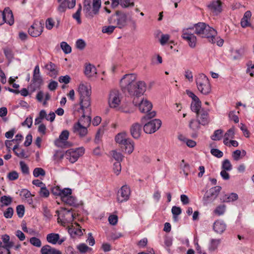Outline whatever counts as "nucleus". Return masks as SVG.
Listing matches in <instances>:
<instances>
[{"mask_svg": "<svg viewBox=\"0 0 254 254\" xmlns=\"http://www.w3.org/2000/svg\"><path fill=\"white\" fill-rule=\"evenodd\" d=\"M135 74L125 75L121 79L120 85L122 91L136 99L142 95L146 90V85L144 81H136Z\"/></svg>", "mask_w": 254, "mask_h": 254, "instance_id": "1", "label": "nucleus"}, {"mask_svg": "<svg viewBox=\"0 0 254 254\" xmlns=\"http://www.w3.org/2000/svg\"><path fill=\"white\" fill-rule=\"evenodd\" d=\"M193 30L197 35L208 39L209 42L213 44L215 42L216 31L204 22H198L194 25Z\"/></svg>", "mask_w": 254, "mask_h": 254, "instance_id": "2", "label": "nucleus"}, {"mask_svg": "<svg viewBox=\"0 0 254 254\" xmlns=\"http://www.w3.org/2000/svg\"><path fill=\"white\" fill-rule=\"evenodd\" d=\"M78 93L80 96V108L82 111L91 110L90 96L91 87L87 84L81 83L78 88Z\"/></svg>", "mask_w": 254, "mask_h": 254, "instance_id": "3", "label": "nucleus"}, {"mask_svg": "<svg viewBox=\"0 0 254 254\" xmlns=\"http://www.w3.org/2000/svg\"><path fill=\"white\" fill-rule=\"evenodd\" d=\"M116 142L119 144L120 147L123 151L131 153L134 150V142L128 137L127 134L125 132L118 133L115 138Z\"/></svg>", "mask_w": 254, "mask_h": 254, "instance_id": "4", "label": "nucleus"}, {"mask_svg": "<svg viewBox=\"0 0 254 254\" xmlns=\"http://www.w3.org/2000/svg\"><path fill=\"white\" fill-rule=\"evenodd\" d=\"M195 82L198 90L203 94L207 95L211 92L209 79L205 74H199L196 77Z\"/></svg>", "mask_w": 254, "mask_h": 254, "instance_id": "5", "label": "nucleus"}, {"mask_svg": "<svg viewBox=\"0 0 254 254\" xmlns=\"http://www.w3.org/2000/svg\"><path fill=\"white\" fill-rule=\"evenodd\" d=\"M101 6V0H93L92 6L89 3L84 6L83 11L87 18H91L99 13Z\"/></svg>", "mask_w": 254, "mask_h": 254, "instance_id": "6", "label": "nucleus"}, {"mask_svg": "<svg viewBox=\"0 0 254 254\" xmlns=\"http://www.w3.org/2000/svg\"><path fill=\"white\" fill-rule=\"evenodd\" d=\"M193 27L184 28L182 31V37L186 41L189 46L191 48H194L196 46V37L192 33Z\"/></svg>", "mask_w": 254, "mask_h": 254, "instance_id": "7", "label": "nucleus"}, {"mask_svg": "<svg viewBox=\"0 0 254 254\" xmlns=\"http://www.w3.org/2000/svg\"><path fill=\"white\" fill-rule=\"evenodd\" d=\"M85 152L84 147H80L76 149H70L66 151L64 156L71 163H75L80 156L83 155Z\"/></svg>", "mask_w": 254, "mask_h": 254, "instance_id": "8", "label": "nucleus"}, {"mask_svg": "<svg viewBox=\"0 0 254 254\" xmlns=\"http://www.w3.org/2000/svg\"><path fill=\"white\" fill-rule=\"evenodd\" d=\"M221 189V187L216 186L206 191L203 197V204L207 205L213 202L218 196Z\"/></svg>", "mask_w": 254, "mask_h": 254, "instance_id": "9", "label": "nucleus"}, {"mask_svg": "<svg viewBox=\"0 0 254 254\" xmlns=\"http://www.w3.org/2000/svg\"><path fill=\"white\" fill-rule=\"evenodd\" d=\"M162 125L159 119L151 120L143 126V130L146 133L152 134L158 130Z\"/></svg>", "mask_w": 254, "mask_h": 254, "instance_id": "10", "label": "nucleus"}, {"mask_svg": "<svg viewBox=\"0 0 254 254\" xmlns=\"http://www.w3.org/2000/svg\"><path fill=\"white\" fill-rule=\"evenodd\" d=\"M14 22L12 12L9 7L5 8L3 11L0 10V25L4 23L12 25Z\"/></svg>", "mask_w": 254, "mask_h": 254, "instance_id": "11", "label": "nucleus"}, {"mask_svg": "<svg viewBox=\"0 0 254 254\" xmlns=\"http://www.w3.org/2000/svg\"><path fill=\"white\" fill-rule=\"evenodd\" d=\"M130 195V190L127 185H124L118 190L117 200L118 202L122 203L128 200Z\"/></svg>", "mask_w": 254, "mask_h": 254, "instance_id": "12", "label": "nucleus"}, {"mask_svg": "<svg viewBox=\"0 0 254 254\" xmlns=\"http://www.w3.org/2000/svg\"><path fill=\"white\" fill-rule=\"evenodd\" d=\"M43 25L41 22H35L28 29L29 34L33 37H37L43 32Z\"/></svg>", "mask_w": 254, "mask_h": 254, "instance_id": "13", "label": "nucleus"}, {"mask_svg": "<svg viewBox=\"0 0 254 254\" xmlns=\"http://www.w3.org/2000/svg\"><path fill=\"white\" fill-rule=\"evenodd\" d=\"M120 102V94L119 91L117 90L111 91L109 98L110 107L112 108H116L119 105Z\"/></svg>", "mask_w": 254, "mask_h": 254, "instance_id": "14", "label": "nucleus"}, {"mask_svg": "<svg viewBox=\"0 0 254 254\" xmlns=\"http://www.w3.org/2000/svg\"><path fill=\"white\" fill-rule=\"evenodd\" d=\"M138 98H134L133 103L138 107L140 111H151L152 108V103L146 99H142L140 102L137 101Z\"/></svg>", "mask_w": 254, "mask_h": 254, "instance_id": "15", "label": "nucleus"}, {"mask_svg": "<svg viewBox=\"0 0 254 254\" xmlns=\"http://www.w3.org/2000/svg\"><path fill=\"white\" fill-rule=\"evenodd\" d=\"M207 6L208 9L215 15H218L223 10L222 2L220 0H213Z\"/></svg>", "mask_w": 254, "mask_h": 254, "instance_id": "16", "label": "nucleus"}, {"mask_svg": "<svg viewBox=\"0 0 254 254\" xmlns=\"http://www.w3.org/2000/svg\"><path fill=\"white\" fill-rule=\"evenodd\" d=\"M72 131L74 133L78 135L81 138L85 136L88 133L87 127L78 122L74 124Z\"/></svg>", "mask_w": 254, "mask_h": 254, "instance_id": "17", "label": "nucleus"}, {"mask_svg": "<svg viewBox=\"0 0 254 254\" xmlns=\"http://www.w3.org/2000/svg\"><path fill=\"white\" fill-rule=\"evenodd\" d=\"M142 126L138 123H133L130 127V133L134 139H138L141 135Z\"/></svg>", "mask_w": 254, "mask_h": 254, "instance_id": "18", "label": "nucleus"}, {"mask_svg": "<svg viewBox=\"0 0 254 254\" xmlns=\"http://www.w3.org/2000/svg\"><path fill=\"white\" fill-rule=\"evenodd\" d=\"M117 18L115 20L117 27L122 28L127 24V17L125 13L119 11L116 12Z\"/></svg>", "mask_w": 254, "mask_h": 254, "instance_id": "19", "label": "nucleus"}, {"mask_svg": "<svg viewBox=\"0 0 254 254\" xmlns=\"http://www.w3.org/2000/svg\"><path fill=\"white\" fill-rule=\"evenodd\" d=\"M112 6L116 7L120 4L123 7H132L134 5V1L132 0H111Z\"/></svg>", "mask_w": 254, "mask_h": 254, "instance_id": "20", "label": "nucleus"}, {"mask_svg": "<svg viewBox=\"0 0 254 254\" xmlns=\"http://www.w3.org/2000/svg\"><path fill=\"white\" fill-rule=\"evenodd\" d=\"M69 132L67 130H63L59 136V138L55 141V144L58 147H62L65 141L68 139Z\"/></svg>", "mask_w": 254, "mask_h": 254, "instance_id": "21", "label": "nucleus"}, {"mask_svg": "<svg viewBox=\"0 0 254 254\" xmlns=\"http://www.w3.org/2000/svg\"><path fill=\"white\" fill-rule=\"evenodd\" d=\"M74 214L70 210H66L63 215H61L58 218V222H61L63 223H68L73 220Z\"/></svg>", "mask_w": 254, "mask_h": 254, "instance_id": "22", "label": "nucleus"}, {"mask_svg": "<svg viewBox=\"0 0 254 254\" xmlns=\"http://www.w3.org/2000/svg\"><path fill=\"white\" fill-rule=\"evenodd\" d=\"M252 17V13L250 10L245 12L243 18L241 20V25L243 28L251 27V18Z\"/></svg>", "mask_w": 254, "mask_h": 254, "instance_id": "23", "label": "nucleus"}, {"mask_svg": "<svg viewBox=\"0 0 254 254\" xmlns=\"http://www.w3.org/2000/svg\"><path fill=\"white\" fill-rule=\"evenodd\" d=\"M36 98L39 102L42 103L44 106H46L47 102L51 98V95L49 93H46L44 95V92L40 91L37 94Z\"/></svg>", "mask_w": 254, "mask_h": 254, "instance_id": "24", "label": "nucleus"}, {"mask_svg": "<svg viewBox=\"0 0 254 254\" xmlns=\"http://www.w3.org/2000/svg\"><path fill=\"white\" fill-rule=\"evenodd\" d=\"M196 120L201 125L204 126L209 122L208 114L207 112H195Z\"/></svg>", "mask_w": 254, "mask_h": 254, "instance_id": "25", "label": "nucleus"}, {"mask_svg": "<svg viewBox=\"0 0 254 254\" xmlns=\"http://www.w3.org/2000/svg\"><path fill=\"white\" fill-rule=\"evenodd\" d=\"M41 254H62V253L49 245H45L41 249Z\"/></svg>", "mask_w": 254, "mask_h": 254, "instance_id": "26", "label": "nucleus"}, {"mask_svg": "<svg viewBox=\"0 0 254 254\" xmlns=\"http://www.w3.org/2000/svg\"><path fill=\"white\" fill-rule=\"evenodd\" d=\"M84 73L88 77L94 76L97 74L95 66L90 64H86L85 65Z\"/></svg>", "mask_w": 254, "mask_h": 254, "instance_id": "27", "label": "nucleus"}, {"mask_svg": "<svg viewBox=\"0 0 254 254\" xmlns=\"http://www.w3.org/2000/svg\"><path fill=\"white\" fill-rule=\"evenodd\" d=\"M32 82L31 86L33 87V90H35L40 88L43 83V80L40 75H33Z\"/></svg>", "mask_w": 254, "mask_h": 254, "instance_id": "28", "label": "nucleus"}, {"mask_svg": "<svg viewBox=\"0 0 254 254\" xmlns=\"http://www.w3.org/2000/svg\"><path fill=\"white\" fill-rule=\"evenodd\" d=\"M226 229V225L222 221H216L213 224V230L217 233L221 234Z\"/></svg>", "mask_w": 254, "mask_h": 254, "instance_id": "29", "label": "nucleus"}, {"mask_svg": "<svg viewBox=\"0 0 254 254\" xmlns=\"http://www.w3.org/2000/svg\"><path fill=\"white\" fill-rule=\"evenodd\" d=\"M91 122V117L89 115H85L84 112H83V114L77 122L88 127L90 126Z\"/></svg>", "mask_w": 254, "mask_h": 254, "instance_id": "30", "label": "nucleus"}, {"mask_svg": "<svg viewBox=\"0 0 254 254\" xmlns=\"http://www.w3.org/2000/svg\"><path fill=\"white\" fill-rule=\"evenodd\" d=\"M60 235L56 233H50L47 235L46 239L48 243L56 245L58 242Z\"/></svg>", "mask_w": 254, "mask_h": 254, "instance_id": "31", "label": "nucleus"}, {"mask_svg": "<svg viewBox=\"0 0 254 254\" xmlns=\"http://www.w3.org/2000/svg\"><path fill=\"white\" fill-rule=\"evenodd\" d=\"M45 68L48 70L52 77H55L58 74V71L56 70V65L55 64L50 62L45 65Z\"/></svg>", "mask_w": 254, "mask_h": 254, "instance_id": "32", "label": "nucleus"}, {"mask_svg": "<svg viewBox=\"0 0 254 254\" xmlns=\"http://www.w3.org/2000/svg\"><path fill=\"white\" fill-rule=\"evenodd\" d=\"M238 195L236 193H231L229 194H225L223 196L222 200L223 202H230L238 199Z\"/></svg>", "mask_w": 254, "mask_h": 254, "instance_id": "33", "label": "nucleus"}, {"mask_svg": "<svg viewBox=\"0 0 254 254\" xmlns=\"http://www.w3.org/2000/svg\"><path fill=\"white\" fill-rule=\"evenodd\" d=\"M223 136V130L221 129H217L214 131L213 134L210 137L211 139L214 141H218L221 140Z\"/></svg>", "mask_w": 254, "mask_h": 254, "instance_id": "34", "label": "nucleus"}, {"mask_svg": "<svg viewBox=\"0 0 254 254\" xmlns=\"http://www.w3.org/2000/svg\"><path fill=\"white\" fill-rule=\"evenodd\" d=\"M1 239L4 243L3 248H11L13 246V243L9 241L10 238L8 235L5 234L2 236Z\"/></svg>", "mask_w": 254, "mask_h": 254, "instance_id": "35", "label": "nucleus"}, {"mask_svg": "<svg viewBox=\"0 0 254 254\" xmlns=\"http://www.w3.org/2000/svg\"><path fill=\"white\" fill-rule=\"evenodd\" d=\"M220 243V239H211L210 243L208 247L209 251L211 252L214 251L216 249H217Z\"/></svg>", "mask_w": 254, "mask_h": 254, "instance_id": "36", "label": "nucleus"}, {"mask_svg": "<svg viewBox=\"0 0 254 254\" xmlns=\"http://www.w3.org/2000/svg\"><path fill=\"white\" fill-rule=\"evenodd\" d=\"M65 198V199L63 201L64 203L73 206H76L78 205L76 198L71 196V195Z\"/></svg>", "mask_w": 254, "mask_h": 254, "instance_id": "37", "label": "nucleus"}, {"mask_svg": "<svg viewBox=\"0 0 254 254\" xmlns=\"http://www.w3.org/2000/svg\"><path fill=\"white\" fill-rule=\"evenodd\" d=\"M72 190L69 188H64L62 189L61 194L59 196L61 197L62 201L71 194Z\"/></svg>", "mask_w": 254, "mask_h": 254, "instance_id": "38", "label": "nucleus"}, {"mask_svg": "<svg viewBox=\"0 0 254 254\" xmlns=\"http://www.w3.org/2000/svg\"><path fill=\"white\" fill-rule=\"evenodd\" d=\"M201 102L199 98L197 100H192L191 103V109L192 111H200Z\"/></svg>", "mask_w": 254, "mask_h": 254, "instance_id": "39", "label": "nucleus"}, {"mask_svg": "<svg viewBox=\"0 0 254 254\" xmlns=\"http://www.w3.org/2000/svg\"><path fill=\"white\" fill-rule=\"evenodd\" d=\"M33 176L38 178L40 176L44 177L46 175L45 171L42 168H35L33 172Z\"/></svg>", "mask_w": 254, "mask_h": 254, "instance_id": "40", "label": "nucleus"}, {"mask_svg": "<svg viewBox=\"0 0 254 254\" xmlns=\"http://www.w3.org/2000/svg\"><path fill=\"white\" fill-rule=\"evenodd\" d=\"M13 151L15 155L18 157L23 158L25 156V152L23 149L18 148V145H14L13 148Z\"/></svg>", "mask_w": 254, "mask_h": 254, "instance_id": "41", "label": "nucleus"}, {"mask_svg": "<svg viewBox=\"0 0 254 254\" xmlns=\"http://www.w3.org/2000/svg\"><path fill=\"white\" fill-rule=\"evenodd\" d=\"M226 211V205L224 204L219 205L214 210L213 212L215 214L220 216L223 215Z\"/></svg>", "mask_w": 254, "mask_h": 254, "instance_id": "42", "label": "nucleus"}, {"mask_svg": "<svg viewBox=\"0 0 254 254\" xmlns=\"http://www.w3.org/2000/svg\"><path fill=\"white\" fill-rule=\"evenodd\" d=\"M200 125H201V123H199V121L192 119L190 121L189 126L193 130H197L199 128Z\"/></svg>", "mask_w": 254, "mask_h": 254, "instance_id": "43", "label": "nucleus"}, {"mask_svg": "<svg viewBox=\"0 0 254 254\" xmlns=\"http://www.w3.org/2000/svg\"><path fill=\"white\" fill-rule=\"evenodd\" d=\"M16 108L15 109H19V110H29V106L28 105V103L24 101H20L18 104L16 105Z\"/></svg>", "mask_w": 254, "mask_h": 254, "instance_id": "44", "label": "nucleus"}, {"mask_svg": "<svg viewBox=\"0 0 254 254\" xmlns=\"http://www.w3.org/2000/svg\"><path fill=\"white\" fill-rule=\"evenodd\" d=\"M242 53L240 50H234L232 51V58L234 60H239L242 57Z\"/></svg>", "mask_w": 254, "mask_h": 254, "instance_id": "45", "label": "nucleus"}, {"mask_svg": "<svg viewBox=\"0 0 254 254\" xmlns=\"http://www.w3.org/2000/svg\"><path fill=\"white\" fill-rule=\"evenodd\" d=\"M222 168L223 170H227V171H231L232 169V165L228 159H225L223 161Z\"/></svg>", "mask_w": 254, "mask_h": 254, "instance_id": "46", "label": "nucleus"}, {"mask_svg": "<svg viewBox=\"0 0 254 254\" xmlns=\"http://www.w3.org/2000/svg\"><path fill=\"white\" fill-rule=\"evenodd\" d=\"M61 47L65 54H69L71 52V48L66 42H62L61 43Z\"/></svg>", "mask_w": 254, "mask_h": 254, "instance_id": "47", "label": "nucleus"}, {"mask_svg": "<svg viewBox=\"0 0 254 254\" xmlns=\"http://www.w3.org/2000/svg\"><path fill=\"white\" fill-rule=\"evenodd\" d=\"M112 155L113 157L117 161V162H120L122 161L124 156L120 152H118L116 150L112 151Z\"/></svg>", "mask_w": 254, "mask_h": 254, "instance_id": "48", "label": "nucleus"}, {"mask_svg": "<svg viewBox=\"0 0 254 254\" xmlns=\"http://www.w3.org/2000/svg\"><path fill=\"white\" fill-rule=\"evenodd\" d=\"M182 212V209L180 207L174 206L172 208V213L173 215V218L176 220L177 216Z\"/></svg>", "mask_w": 254, "mask_h": 254, "instance_id": "49", "label": "nucleus"}, {"mask_svg": "<svg viewBox=\"0 0 254 254\" xmlns=\"http://www.w3.org/2000/svg\"><path fill=\"white\" fill-rule=\"evenodd\" d=\"M29 242L33 246L39 248L41 246V240L36 237H32L30 239Z\"/></svg>", "mask_w": 254, "mask_h": 254, "instance_id": "50", "label": "nucleus"}, {"mask_svg": "<svg viewBox=\"0 0 254 254\" xmlns=\"http://www.w3.org/2000/svg\"><path fill=\"white\" fill-rule=\"evenodd\" d=\"M0 202L4 205L7 206L12 202V198L10 196L3 195L0 198Z\"/></svg>", "mask_w": 254, "mask_h": 254, "instance_id": "51", "label": "nucleus"}, {"mask_svg": "<svg viewBox=\"0 0 254 254\" xmlns=\"http://www.w3.org/2000/svg\"><path fill=\"white\" fill-rule=\"evenodd\" d=\"M77 249L81 253H85L89 250H91L92 249L87 246L86 244L82 243L79 244L77 247Z\"/></svg>", "mask_w": 254, "mask_h": 254, "instance_id": "52", "label": "nucleus"}, {"mask_svg": "<svg viewBox=\"0 0 254 254\" xmlns=\"http://www.w3.org/2000/svg\"><path fill=\"white\" fill-rule=\"evenodd\" d=\"M156 116V112H147V114L142 117L141 119L142 123H145L148 120L152 119Z\"/></svg>", "mask_w": 254, "mask_h": 254, "instance_id": "53", "label": "nucleus"}, {"mask_svg": "<svg viewBox=\"0 0 254 254\" xmlns=\"http://www.w3.org/2000/svg\"><path fill=\"white\" fill-rule=\"evenodd\" d=\"M20 166L21 172L25 175H28L29 174V170L28 166L26 163L23 161L20 162Z\"/></svg>", "mask_w": 254, "mask_h": 254, "instance_id": "54", "label": "nucleus"}, {"mask_svg": "<svg viewBox=\"0 0 254 254\" xmlns=\"http://www.w3.org/2000/svg\"><path fill=\"white\" fill-rule=\"evenodd\" d=\"M81 5H79V7L78 9L77 10L76 12L73 14V18L75 19H76L77 21V23L80 24L81 22V20L80 19V13L81 11Z\"/></svg>", "mask_w": 254, "mask_h": 254, "instance_id": "55", "label": "nucleus"}, {"mask_svg": "<svg viewBox=\"0 0 254 254\" xmlns=\"http://www.w3.org/2000/svg\"><path fill=\"white\" fill-rule=\"evenodd\" d=\"M39 194L41 197H48L50 193L49 190L46 188L45 186H43L40 189Z\"/></svg>", "mask_w": 254, "mask_h": 254, "instance_id": "56", "label": "nucleus"}, {"mask_svg": "<svg viewBox=\"0 0 254 254\" xmlns=\"http://www.w3.org/2000/svg\"><path fill=\"white\" fill-rule=\"evenodd\" d=\"M116 27L114 26H104L102 28V32L104 33H107L108 34H111L113 32Z\"/></svg>", "mask_w": 254, "mask_h": 254, "instance_id": "57", "label": "nucleus"}, {"mask_svg": "<svg viewBox=\"0 0 254 254\" xmlns=\"http://www.w3.org/2000/svg\"><path fill=\"white\" fill-rule=\"evenodd\" d=\"M104 133V131L103 129H99L96 133L94 141L96 143H99L102 137V135Z\"/></svg>", "mask_w": 254, "mask_h": 254, "instance_id": "58", "label": "nucleus"}, {"mask_svg": "<svg viewBox=\"0 0 254 254\" xmlns=\"http://www.w3.org/2000/svg\"><path fill=\"white\" fill-rule=\"evenodd\" d=\"M18 173L15 171L10 172L7 174V178L10 181H14L17 180L18 178Z\"/></svg>", "mask_w": 254, "mask_h": 254, "instance_id": "59", "label": "nucleus"}, {"mask_svg": "<svg viewBox=\"0 0 254 254\" xmlns=\"http://www.w3.org/2000/svg\"><path fill=\"white\" fill-rule=\"evenodd\" d=\"M25 212L24 206L23 205H19L16 207V212L19 218H22Z\"/></svg>", "mask_w": 254, "mask_h": 254, "instance_id": "60", "label": "nucleus"}, {"mask_svg": "<svg viewBox=\"0 0 254 254\" xmlns=\"http://www.w3.org/2000/svg\"><path fill=\"white\" fill-rule=\"evenodd\" d=\"M68 231L71 235L73 234L75 235L78 236H81L83 235L81 229L79 227L69 229Z\"/></svg>", "mask_w": 254, "mask_h": 254, "instance_id": "61", "label": "nucleus"}, {"mask_svg": "<svg viewBox=\"0 0 254 254\" xmlns=\"http://www.w3.org/2000/svg\"><path fill=\"white\" fill-rule=\"evenodd\" d=\"M235 132L234 128L232 127L228 129L227 132L224 134V137L226 139L233 138L234 137Z\"/></svg>", "mask_w": 254, "mask_h": 254, "instance_id": "62", "label": "nucleus"}, {"mask_svg": "<svg viewBox=\"0 0 254 254\" xmlns=\"http://www.w3.org/2000/svg\"><path fill=\"white\" fill-rule=\"evenodd\" d=\"M121 164L119 162H116L114 163L113 165V170L114 173L118 175L121 171Z\"/></svg>", "mask_w": 254, "mask_h": 254, "instance_id": "63", "label": "nucleus"}, {"mask_svg": "<svg viewBox=\"0 0 254 254\" xmlns=\"http://www.w3.org/2000/svg\"><path fill=\"white\" fill-rule=\"evenodd\" d=\"M210 152L212 155L217 158H221L223 155V153L218 149L212 148L211 149Z\"/></svg>", "mask_w": 254, "mask_h": 254, "instance_id": "64", "label": "nucleus"}]
</instances>
